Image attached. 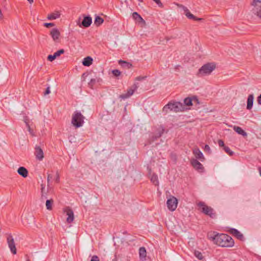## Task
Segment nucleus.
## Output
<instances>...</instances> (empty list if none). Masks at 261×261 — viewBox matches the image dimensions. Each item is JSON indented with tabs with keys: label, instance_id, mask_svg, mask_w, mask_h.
Wrapping results in <instances>:
<instances>
[{
	"label": "nucleus",
	"instance_id": "a18cd8bd",
	"mask_svg": "<svg viewBox=\"0 0 261 261\" xmlns=\"http://www.w3.org/2000/svg\"><path fill=\"white\" fill-rule=\"evenodd\" d=\"M218 143L220 147H224L225 146L224 143L223 141L222 140H218Z\"/></svg>",
	"mask_w": 261,
	"mask_h": 261
},
{
	"label": "nucleus",
	"instance_id": "4468645a",
	"mask_svg": "<svg viewBox=\"0 0 261 261\" xmlns=\"http://www.w3.org/2000/svg\"><path fill=\"white\" fill-rule=\"evenodd\" d=\"M92 20V18L90 16H84L81 24H79V25L80 27L82 25L85 28H88L91 25Z\"/></svg>",
	"mask_w": 261,
	"mask_h": 261
},
{
	"label": "nucleus",
	"instance_id": "4c0bfd02",
	"mask_svg": "<svg viewBox=\"0 0 261 261\" xmlns=\"http://www.w3.org/2000/svg\"><path fill=\"white\" fill-rule=\"evenodd\" d=\"M204 151L208 154L211 153V150L210 146L208 145H205L204 147Z\"/></svg>",
	"mask_w": 261,
	"mask_h": 261
},
{
	"label": "nucleus",
	"instance_id": "c756f323",
	"mask_svg": "<svg viewBox=\"0 0 261 261\" xmlns=\"http://www.w3.org/2000/svg\"><path fill=\"white\" fill-rule=\"evenodd\" d=\"M164 131V129L163 127L160 126L157 130V132L154 136V139H156L161 136Z\"/></svg>",
	"mask_w": 261,
	"mask_h": 261
},
{
	"label": "nucleus",
	"instance_id": "680f3d73",
	"mask_svg": "<svg viewBox=\"0 0 261 261\" xmlns=\"http://www.w3.org/2000/svg\"><path fill=\"white\" fill-rule=\"evenodd\" d=\"M27 261H30L29 260H28Z\"/></svg>",
	"mask_w": 261,
	"mask_h": 261
},
{
	"label": "nucleus",
	"instance_id": "f704fd0d",
	"mask_svg": "<svg viewBox=\"0 0 261 261\" xmlns=\"http://www.w3.org/2000/svg\"><path fill=\"white\" fill-rule=\"evenodd\" d=\"M223 149L228 154L230 155H232L233 154V152L231 151L228 147L225 146L223 147Z\"/></svg>",
	"mask_w": 261,
	"mask_h": 261
},
{
	"label": "nucleus",
	"instance_id": "6e6552de",
	"mask_svg": "<svg viewBox=\"0 0 261 261\" xmlns=\"http://www.w3.org/2000/svg\"><path fill=\"white\" fill-rule=\"evenodd\" d=\"M177 199L173 196L170 197L167 201L168 208L171 211H174L175 210L177 206Z\"/></svg>",
	"mask_w": 261,
	"mask_h": 261
},
{
	"label": "nucleus",
	"instance_id": "423d86ee",
	"mask_svg": "<svg viewBox=\"0 0 261 261\" xmlns=\"http://www.w3.org/2000/svg\"><path fill=\"white\" fill-rule=\"evenodd\" d=\"M139 87V83L135 82L134 84L127 90L126 93L120 95L119 98L122 99L129 98L134 94V92L137 90Z\"/></svg>",
	"mask_w": 261,
	"mask_h": 261
},
{
	"label": "nucleus",
	"instance_id": "f257e3e1",
	"mask_svg": "<svg viewBox=\"0 0 261 261\" xmlns=\"http://www.w3.org/2000/svg\"><path fill=\"white\" fill-rule=\"evenodd\" d=\"M208 237L216 245L223 247H231L234 245V241L232 238L224 233H213L208 234Z\"/></svg>",
	"mask_w": 261,
	"mask_h": 261
},
{
	"label": "nucleus",
	"instance_id": "c9c22d12",
	"mask_svg": "<svg viewBox=\"0 0 261 261\" xmlns=\"http://www.w3.org/2000/svg\"><path fill=\"white\" fill-rule=\"evenodd\" d=\"M65 52L63 49H60L54 53V55L56 57L60 56L61 54H64Z\"/></svg>",
	"mask_w": 261,
	"mask_h": 261
},
{
	"label": "nucleus",
	"instance_id": "a211bd4d",
	"mask_svg": "<svg viewBox=\"0 0 261 261\" xmlns=\"http://www.w3.org/2000/svg\"><path fill=\"white\" fill-rule=\"evenodd\" d=\"M17 172L20 175L24 178L27 177L28 175V171L23 167H19L17 170Z\"/></svg>",
	"mask_w": 261,
	"mask_h": 261
},
{
	"label": "nucleus",
	"instance_id": "39448f33",
	"mask_svg": "<svg viewBox=\"0 0 261 261\" xmlns=\"http://www.w3.org/2000/svg\"><path fill=\"white\" fill-rule=\"evenodd\" d=\"M84 117L79 112H75L72 115L71 123L75 127L82 126L84 123Z\"/></svg>",
	"mask_w": 261,
	"mask_h": 261
},
{
	"label": "nucleus",
	"instance_id": "412c9836",
	"mask_svg": "<svg viewBox=\"0 0 261 261\" xmlns=\"http://www.w3.org/2000/svg\"><path fill=\"white\" fill-rule=\"evenodd\" d=\"M132 17L134 19L139 21L142 22L143 23L145 24V20L142 18V17L140 15H139L137 12H134L132 14Z\"/></svg>",
	"mask_w": 261,
	"mask_h": 261
},
{
	"label": "nucleus",
	"instance_id": "bf43d9fd",
	"mask_svg": "<svg viewBox=\"0 0 261 261\" xmlns=\"http://www.w3.org/2000/svg\"><path fill=\"white\" fill-rule=\"evenodd\" d=\"M197 56H199L200 57H201V56H202V55H201V54H198H198H197Z\"/></svg>",
	"mask_w": 261,
	"mask_h": 261
},
{
	"label": "nucleus",
	"instance_id": "6ab92c4d",
	"mask_svg": "<svg viewBox=\"0 0 261 261\" xmlns=\"http://www.w3.org/2000/svg\"><path fill=\"white\" fill-rule=\"evenodd\" d=\"M254 96L253 94H250L247 98V109L250 110L252 109L253 104Z\"/></svg>",
	"mask_w": 261,
	"mask_h": 261
},
{
	"label": "nucleus",
	"instance_id": "20e7f679",
	"mask_svg": "<svg viewBox=\"0 0 261 261\" xmlns=\"http://www.w3.org/2000/svg\"><path fill=\"white\" fill-rule=\"evenodd\" d=\"M197 205L198 206V210L204 214L208 216L211 218H215L216 217V213L214 209L211 206L207 205L204 202H199Z\"/></svg>",
	"mask_w": 261,
	"mask_h": 261
},
{
	"label": "nucleus",
	"instance_id": "5701e85b",
	"mask_svg": "<svg viewBox=\"0 0 261 261\" xmlns=\"http://www.w3.org/2000/svg\"><path fill=\"white\" fill-rule=\"evenodd\" d=\"M233 130L238 134L241 135L244 137H246L247 135V133L239 126H234Z\"/></svg>",
	"mask_w": 261,
	"mask_h": 261
},
{
	"label": "nucleus",
	"instance_id": "72a5a7b5",
	"mask_svg": "<svg viewBox=\"0 0 261 261\" xmlns=\"http://www.w3.org/2000/svg\"><path fill=\"white\" fill-rule=\"evenodd\" d=\"M197 258L200 260L206 261L205 256L203 255V253L198 251H197Z\"/></svg>",
	"mask_w": 261,
	"mask_h": 261
},
{
	"label": "nucleus",
	"instance_id": "58836bf2",
	"mask_svg": "<svg viewBox=\"0 0 261 261\" xmlns=\"http://www.w3.org/2000/svg\"><path fill=\"white\" fill-rule=\"evenodd\" d=\"M24 122L25 123H26V125L28 127V131L30 132V133L32 135H34V134H33V130L31 128L28 122H27V120H24Z\"/></svg>",
	"mask_w": 261,
	"mask_h": 261
},
{
	"label": "nucleus",
	"instance_id": "7ed1b4c3",
	"mask_svg": "<svg viewBox=\"0 0 261 261\" xmlns=\"http://www.w3.org/2000/svg\"><path fill=\"white\" fill-rule=\"evenodd\" d=\"M216 68L214 63H208L203 65L198 70L197 74L199 76H204L210 75Z\"/></svg>",
	"mask_w": 261,
	"mask_h": 261
},
{
	"label": "nucleus",
	"instance_id": "3c124183",
	"mask_svg": "<svg viewBox=\"0 0 261 261\" xmlns=\"http://www.w3.org/2000/svg\"><path fill=\"white\" fill-rule=\"evenodd\" d=\"M257 102L258 104L261 105V94L257 97Z\"/></svg>",
	"mask_w": 261,
	"mask_h": 261
},
{
	"label": "nucleus",
	"instance_id": "79ce46f5",
	"mask_svg": "<svg viewBox=\"0 0 261 261\" xmlns=\"http://www.w3.org/2000/svg\"><path fill=\"white\" fill-rule=\"evenodd\" d=\"M152 1H154L158 5V6L159 7H161V8L163 7V5L161 3L160 0H152Z\"/></svg>",
	"mask_w": 261,
	"mask_h": 261
},
{
	"label": "nucleus",
	"instance_id": "b1692460",
	"mask_svg": "<svg viewBox=\"0 0 261 261\" xmlns=\"http://www.w3.org/2000/svg\"><path fill=\"white\" fill-rule=\"evenodd\" d=\"M196 100V96H193L192 98L187 97L184 99V106H190L192 105V101Z\"/></svg>",
	"mask_w": 261,
	"mask_h": 261
},
{
	"label": "nucleus",
	"instance_id": "603ef678",
	"mask_svg": "<svg viewBox=\"0 0 261 261\" xmlns=\"http://www.w3.org/2000/svg\"><path fill=\"white\" fill-rule=\"evenodd\" d=\"M28 1L29 2V3L32 4L34 2V0H28Z\"/></svg>",
	"mask_w": 261,
	"mask_h": 261
},
{
	"label": "nucleus",
	"instance_id": "0eeeda50",
	"mask_svg": "<svg viewBox=\"0 0 261 261\" xmlns=\"http://www.w3.org/2000/svg\"><path fill=\"white\" fill-rule=\"evenodd\" d=\"M251 5L253 7V13L261 18V0H253Z\"/></svg>",
	"mask_w": 261,
	"mask_h": 261
},
{
	"label": "nucleus",
	"instance_id": "13d9d810",
	"mask_svg": "<svg viewBox=\"0 0 261 261\" xmlns=\"http://www.w3.org/2000/svg\"><path fill=\"white\" fill-rule=\"evenodd\" d=\"M112 261H117V259L116 258L113 259Z\"/></svg>",
	"mask_w": 261,
	"mask_h": 261
},
{
	"label": "nucleus",
	"instance_id": "4d7b16f0",
	"mask_svg": "<svg viewBox=\"0 0 261 261\" xmlns=\"http://www.w3.org/2000/svg\"><path fill=\"white\" fill-rule=\"evenodd\" d=\"M201 19H201V18H196L197 21H198V20H201Z\"/></svg>",
	"mask_w": 261,
	"mask_h": 261
},
{
	"label": "nucleus",
	"instance_id": "393cba45",
	"mask_svg": "<svg viewBox=\"0 0 261 261\" xmlns=\"http://www.w3.org/2000/svg\"><path fill=\"white\" fill-rule=\"evenodd\" d=\"M119 64L121 65L122 67L126 68L127 69H129L132 67V64L129 62H127L126 61H122L121 60H119Z\"/></svg>",
	"mask_w": 261,
	"mask_h": 261
},
{
	"label": "nucleus",
	"instance_id": "9d476101",
	"mask_svg": "<svg viewBox=\"0 0 261 261\" xmlns=\"http://www.w3.org/2000/svg\"><path fill=\"white\" fill-rule=\"evenodd\" d=\"M34 154L36 156V159L38 161H42L44 158L43 150L39 146L36 145L35 147Z\"/></svg>",
	"mask_w": 261,
	"mask_h": 261
},
{
	"label": "nucleus",
	"instance_id": "864d4df0",
	"mask_svg": "<svg viewBox=\"0 0 261 261\" xmlns=\"http://www.w3.org/2000/svg\"><path fill=\"white\" fill-rule=\"evenodd\" d=\"M258 169H259L260 175L261 176V167H259Z\"/></svg>",
	"mask_w": 261,
	"mask_h": 261
},
{
	"label": "nucleus",
	"instance_id": "a19ab883",
	"mask_svg": "<svg viewBox=\"0 0 261 261\" xmlns=\"http://www.w3.org/2000/svg\"><path fill=\"white\" fill-rule=\"evenodd\" d=\"M52 178H53V176L51 174H47V187H48V188H50L49 181H50V180Z\"/></svg>",
	"mask_w": 261,
	"mask_h": 261
},
{
	"label": "nucleus",
	"instance_id": "de8ad7c7",
	"mask_svg": "<svg viewBox=\"0 0 261 261\" xmlns=\"http://www.w3.org/2000/svg\"><path fill=\"white\" fill-rule=\"evenodd\" d=\"M55 181L57 183L59 182V181H60V175H59V173L58 172L56 173V178H55Z\"/></svg>",
	"mask_w": 261,
	"mask_h": 261
},
{
	"label": "nucleus",
	"instance_id": "c85d7f7f",
	"mask_svg": "<svg viewBox=\"0 0 261 261\" xmlns=\"http://www.w3.org/2000/svg\"><path fill=\"white\" fill-rule=\"evenodd\" d=\"M103 19L100 16H97L94 19V24L96 26H99L103 22Z\"/></svg>",
	"mask_w": 261,
	"mask_h": 261
},
{
	"label": "nucleus",
	"instance_id": "f03ea898",
	"mask_svg": "<svg viewBox=\"0 0 261 261\" xmlns=\"http://www.w3.org/2000/svg\"><path fill=\"white\" fill-rule=\"evenodd\" d=\"M185 106L180 102L174 101L170 102L165 105L163 108V112L167 113L168 111H172L175 113L182 112L185 110Z\"/></svg>",
	"mask_w": 261,
	"mask_h": 261
},
{
	"label": "nucleus",
	"instance_id": "bb28decb",
	"mask_svg": "<svg viewBox=\"0 0 261 261\" xmlns=\"http://www.w3.org/2000/svg\"><path fill=\"white\" fill-rule=\"evenodd\" d=\"M150 180L152 182L153 184H154L155 186H158L159 182L158 180V177L156 174H153L150 176Z\"/></svg>",
	"mask_w": 261,
	"mask_h": 261
},
{
	"label": "nucleus",
	"instance_id": "dca6fc26",
	"mask_svg": "<svg viewBox=\"0 0 261 261\" xmlns=\"http://www.w3.org/2000/svg\"><path fill=\"white\" fill-rule=\"evenodd\" d=\"M41 199L42 201L47 199V193L49 191V189H50L51 188H47V189H45V185L43 184H41Z\"/></svg>",
	"mask_w": 261,
	"mask_h": 261
},
{
	"label": "nucleus",
	"instance_id": "ddd939ff",
	"mask_svg": "<svg viewBox=\"0 0 261 261\" xmlns=\"http://www.w3.org/2000/svg\"><path fill=\"white\" fill-rule=\"evenodd\" d=\"M180 7L181 8V11L182 12V13L185 14L189 19L196 20V17L190 13V11L187 8L184 6H180Z\"/></svg>",
	"mask_w": 261,
	"mask_h": 261
},
{
	"label": "nucleus",
	"instance_id": "6e6d98bb",
	"mask_svg": "<svg viewBox=\"0 0 261 261\" xmlns=\"http://www.w3.org/2000/svg\"><path fill=\"white\" fill-rule=\"evenodd\" d=\"M193 153L195 154V151H196L195 149H193Z\"/></svg>",
	"mask_w": 261,
	"mask_h": 261
},
{
	"label": "nucleus",
	"instance_id": "4be33fe9",
	"mask_svg": "<svg viewBox=\"0 0 261 261\" xmlns=\"http://www.w3.org/2000/svg\"><path fill=\"white\" fill-rule=\"evenodd\" d=\"M93 59L90 57L85 58L83 61V64L85 66H89L92 64Z\"/></svg>",
	"mask_w": 261,
	"mask_h": 261
},
{
	"label": "nucleus",
	"instance_id": "ea45409f",
	"mask_svg": "<svg viewBox=\"0 0 261 261\" xmlns=\"http://www.w3.org/2000/svg\"><path fill=\"white\" fill-rule=\"evenodd\" d=\"M57 57L55 56V55H49L47 57V60L50 62H52L54 61Z\"/></svg>",
	"mask_w": 261,
	"mask_h": 261
},
{
	"label": "nucleus",
	"instance_id": "aec40b11",
	"mask_svg": "<svg viewBox=\"0 0 261 261\" xmlns=\"http://www.w3.org/2000/svg\"><path fill=\"white\" fill-rule=\"evenodd\" d=\"M139 256L141 260L144 261L146 260V251L144 247H142L139 249Z\"/></svg>",
	"mask_w": 261,
	"mask_h": 261
},
{
	"label": "nucleus",
	"instance_id": "e433bc0d",
	"mask_svg": "<svg viewBox=\"0 0 261 261\" xmlns=\"http://www.w3.org/2000/svg\"><path fill=\"white\" fill-rule=\"evenodd\" d=\"M112 72L113 74L116 77L119 76L121 74V72L118 69L113 70H112Z\"/></svg>",
	"mask_w": 261,
	"mask_h": 261
},
{
	"label": "nucleus",
	"instance_id": "c03bdc74",
	"mask_svg": "<svg viewBox=\"0 0 261 261\" xmlns=\"http://www.w3.org/2000/svg\"><path fill=\"white\" fill-rule=\"evenodd\" d=\"M55 25V23L50 22V23H44V26L46 28L54 27Z\"/></svg>",
	"mask_w": 261,
	"mask_h": 261
},
{
	"label": "nucleus",
	"instance_id": "052dcab7",
	"mask_svg": "<svg viewBox=\"0 0 261 261\" xmlns=\"http://www.w3.org/2000/svg\"><path fill=\"white\" fill-rule=\"evenodd\" d=\"M139 1L142 2V0H138Z\"/></svg>",
	"mask_w": 261,
	"mask_h": 261
},
{
	"label": "nucleus",
	"instance_id": "37998d69",
	"mask_svg": "<svg viewBox=\"0 0 261 261\" xmlns=\"http://www.w3.org/2000/svg\"><path fill=\"white\" fill-rule=\"evenodd\" d=\"M146 76H139L136 77L135 81H140L146 79Z\"/></svg>",
	"mask_w": 261,
	"mask_h": 261
},
{
	"label": "nucleus",
	"instance_id": "7c9ffc66",
	"mask_svg": "<svg viewBox=\"0 0 261 261\" xmlns=\"http://www.w3.org/2000/svg\"><path fill=\"white\" fill-rule=\"evenodd\" d=\"M197 171L200 173H203L204 172V168L203 165L198 161H197L196 163Z\"/></svg>",
	"mask_w": 261,
	"mask_h": 261
},
{
	"label": "nucleus",
	"instance_id": "f3484780",
	"mask_svg": "<svg viewBox=\"0 0 261 261\" xmlns=\"http://www.w3.org/2000/svg\"><path fill=\"white\" fill-rule=\"evenodd\" d=\"M60 16L61 13L58 11H56L49 14H48L47 18L48 20H52L59 18Z\"/></svg>",
	"mask_w": 261,
	"mask_h": 261
},
{
	"label": "nucleus",
	"instance_id": "09e8293b",
	"mask_svg": "<svg viewBox=\"0 0 261 261\" xmlns=\"http://www.w3.org/2000/svg\"><path fill=\"white\" fill-rule=\"evenodd\" d=\"M50 93V87H49V86H48L47 87L45 91L44 92V95H46L49 94Z\"/></svg>",
	"mask_w": 261,
	"mask_h": 261
},
{
	"label": "nucleus",
	"instance_id": "9b49d317",
	"mask_svg": "<svg viewBox=\"0 0 261 261\" xmlns=\"http://www.w3.org/2000/svg\"><path fill=\"white\" fill-rule=\"evenodd\" d=\"M50 35L53 40L56 42H59L60 33L58 29L56 28L53 29L50 32Z\"/></svg>",
	"mask_w": 261,
	"mask_h": 261
},
{
	"label": "nucleus",
	"instance_id": "5fc2aeb1",
	"mask_svg": "<svg viewBox=\"0 0 261 261\" xmlns=\"http://www.w3.org/2000/svg\"><path fill=\"white\" fill-rule=\"evenodd\" d=\"M196 101H197V105L199 103V100L197 98Z\"/></svg>",
	"mask_w": 261,
	"mask_h": 261
},
{
	"label": "nucleus",
	"instance_id": "f8f14e48",
	"mask_svg": "<svg viewBox=\"0 0 261 261\" xmlns=\"http://www.w3.org/2000/svg\"><path fill=\"white\" fill-rule=\"evenodd\" d=\"M64 212L68 216L66 220L67 222L69 223L72 222L74 220V214L72 210L68 207L64 209Z\"/></svg>",
	"mask_w": 261,
	"mask_h": 261
},
{
	"label": "nucleus",
	"instance_id": "49530a36",
	"mask_svg": "<svg viewBox=\"0 0 261 261\" xmlns=\"http://www.w3.org/2000/svg\"><path fill=\"white\" fill-rule=\"evenodd\" d=\"M90 261H99V257L97 255H93Z\"/></svg>",
	"mask_w": 261,
	"mask_h": 261
},
{
	"label": "nucleus",
	"instance_id": "2eb2a0df",
	"mask_svg": "<svg viewBox=\"0 0 261 261\" xmlns=\"http://www.w3.org/2000/svg\"><path fill=\"white\" fill-rule=\"evenodd\" d=\"M229 232L240 240L242 241L244 239V236L243 234L241 233L237 229L231 228L229 230Z\"/></svg>",
	"mask_w": 261,
	"mask_h": 261
},
{
	"label": "nucleus",
	"instance_id": "1a4fd4ad",
	"mask_svg": "<svg viewBox=\"0 0 261 261\" xmlns=\"http://www.w3.org/2000/svg\"><path fill=\"white\" fill-rule=\"evenodd\" d=\"M7 240L11 252L14 254H16V248L12 236L11 234H9L7 237Z\"/></svg>",
	"mask_w": 261,
	"mask_h": 261
},
{
	"label": "nucleus",
	"instance_id": "cd10ccee",
	"mask_svg": "<svg viewBox=\"0 0 261 261\" xmlns=\"http://www.w3.org/2000/svg\"><path fill=\"white\" fill-rule=\"evenodd\" d=\"M195 241L193 239L190 240L188 242L189 246L191 248L194 255L196 256V249L195 248Z\"/></svg>",
	"mask_w": 261,
	"mask_h": 261
},
{
	"label": "nucleus",
	"instance_id": "a878e982",
	"mask_svg": "<svg viewBox=\"0 0 261 261\" xmlns=\"http://www.w3.org/2000/svg\"><path fill=\"white\" fill-rule=\"evenodd\" d=\"M54 203V200L52 198L47 199L45 203V206L47 210L50 211L52 210V206Z\"/></svg>",
	"mask_w": 261,
	"mask_h": 261
},
{
	"label": "nucleus",
	"instance_id": "473e14b6",
	"mask_svg": "<svg viewBox=\"0 0 261 261\" xmlns=\"http://www.w3.org/2000/svg\"><path fill=\"white\" fill-rule=\"evenodd\" d=\"M197 159H199L201 161H203L204 160V157L203 153L198 148H197Z\"/></svg>",
	"mask_w": 261,
	"mask_h": 261
},
{
	"label": "nucleus",
	"instance_id": "2f4dec72",
	"mask_svg": "<svg viewBox=\"0 0 261 261\" xmlns=\"http://www.w3.org/2000/svg\"><path fill=\"white\" fill-rule=\"evenodd\" d=\"M102 81V79L100 78H96V79H91L90 82L89 83V85L92 87L95 83H99Z\"/></svg>",
	"mask_w": 261,
	"mask_h": 261
},
{
	"label": "nucleus",
	"instance_id": "8fccbe9b",
	"mask_svg": "<svg viewBox=\"0 0 261 261\" xmlns=\"http://www.w3.org/2000/svg\"><path fill=\"white\" fill-rule=\"evenodd\" d=\"M191 164H192V165L193 166V167L194 168H195V167H196V160H195V159H192V160H191Z\"/></svg>",
	"mask_w": 261,
	"mask_h": 261
}]
</instances>
